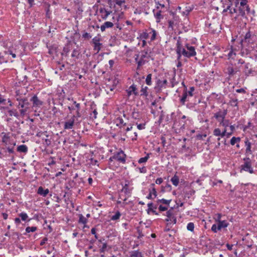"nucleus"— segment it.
Listing matches in <instances>:
<instances>
[{
	"instance_id": "obj_1",
	"label": "nucleus",
	"mask_w": 257,
	"mask_h": 257,
	"mask_svg": "<svg viewBox=\"0 0 257 257\" xmlns=\"http://www.w3.org/2000/svg\"><path fill=\"white\" fill-rule=\"evenodd\" d=\"M10 135V133H2V142L5 146V148H3V149L5 150V152H8L10 155L14 156L16 154L15 152V147L16 145V142L11 139Z\"/></svg>"
},
{
	"instance_id": "obj_2",
	"label": "nucleus",
	"mask_w": 257,
	"mask_h": 257,
	"mask_svg": "<svg viewBox=\"0 0 257 257\" xmlns=\"http://www.w3.org/2000/svg\"><path fill=\"white\" fill-rule=\"evenodd\" d=\"M150 57L148 49L141 51L139 54H135V60L137 64V70L140 69L141 67L149 62L148 60Z\"/></svg>"
},
{
	"instance_id": "obj_3",
	"label": "nucleus",
	"mask_w": 257,
	"mask_h": 257,
	"mask_svg": "<svg viewBox=\"0 0 257 257\" xmlns=\"http://www.w3.org/2000/svg\"><path fill=\"white\" fill-rule=\"evenodd\" d=\"M17 100L18 103L16 104V107L19 109L21 117H23L30 109V103L26 97L18 98Z\"/></svg>"
},
{
	"instance_id": "obj_4",
	"label": "nucleus",
	"mask_w": 257,
	"mask_h": 257,
	"mask_svg": "<svg viewBox=\"0 0 257 257\" xmlns=\"http://www.w3.org/2000/svg\"><path fill=\"white\" fill-rule=\"evenodd\" d=\"M168 24V28L170 31H173L175 26L179 25L180 23V18L176 13L171 12L170 13V17L167 20Z\"/></svg>"
},
{
	"instance_id": "obj_5",
	"label": "nucleus",
	"mask_w": 257,
	"mask_h": 257,
	"mask_svg": "<svg viewBox=\"0 0 257 257\" xmlns=\"http://www.w3.org/2000/svg\"><path fill=\"white\" fill-rule=\"evenodd\" d=\"M182 49L183 50L182 52L184 57L190 58L196 55L195 47L189 43L185 44L184 46L182 44Z\"/></svg>"
},
{
	"instance_id": "obj_6",
	"label": "nucleus",
	"mask_w": 257,
	"mask_h": 257,
	"mask_svg": "<svg viewBox=\"0 0 257 257\" xmlns=\"http://www.w3.org/2000/svg\"><path fill=\"white\" fill-rule=\"evenodd\" d=\"M244 163L241 165V170L245 172H248L250 174L254 173L253 169L251 166V160L248 157H245L243 159Z\"/></svg>"
},
{
	"instance_id": "obj_7",
	"label": "nucleus",
	"mask_w": 257,
	"mask_h": 257,
	"mask_svg": "<svg viewBox=\"0 0 257 257\" xmlns=\"http://www.w3.org/2000/svg\"><path fill=\"white\" fill-rule=\"evenodd\" d=\"M257 41V36L250 31L247 32L244 37V39L240 42L242 44V42L247 43V44H252Z\"/></svg>"
},
{
	"instance_id": "obj_8",
	"label": "nucleus",
	"mask_w": 257,
	"mask_h": 257,
	"mask_svg": "<svg viewBox=\"0 0 257 257\" xmlns=\"http://www.w3.org/2000/svg\"><path fill=\"white\" fill-rule=\"evenodd\" d=\"M166 216L167 218L165 219V221L168 222L167 224V226H169L171 223H176L177 219L174 215V210L172 208L167 211Z\"/></svg>"
},
{
	"instance_id": "obj_9",
	"label": "nucleus",
	"mask_w": 257,
	"mask_h": 257,
	"mask_svg": "<svg viewBox=\"0 0 257 257\" xmlns=\"http://www.w3.org/2000/svg\"><path fill=\"white\" fill-rule=\"evenodd\" d=\"M156 85L155 89L158 91H161L163 89H165L167 87L168 81L165 78H156Z\"/></svg>"
},
{
	"instance_id": "obj_10",
	"label": "nucleus",
	"mask_w": 257,
	"mask_h": 257,
	"mask_svg": "<svg viewBox=\"0 0 257 257\" xmlns=\"http://www.w3.org/2000/svg\"><path fill=\"white\" fill-rule=\"evenodd\" d=\"M132 189L128 188V183H125L123 186L122 189L120 190V192H123L125 194L124 198H122L121 195H119V199H122L124 201H126L127 199L131 197L132 194Z\"/></svg>"
},
{
	"instance_id": "obj_11",
	"label": "nucleus",
	"mask_w": 257,
	"mask_h": 257,
	"mask_svg": "<svg viewBox=\"0 0 257 257\" xmlns=\"http://www.w3.org/2000/svg\"><path fill=\"white\" fill-rule=\"evenodd\" d=\"M112 158L115 159V160H116L119 163L124 164L126 161V155L123 151L120 150L118 152L114 153Z\"/></svg>"
},
{
	"instance_id": "obj_12",
	"label": "nucleus",
	"mask_w": 257,
	"mask_h": 257,
	"mask_svg": "<svg viewBox=\"0 0 257 257\" xmlns=\"http://www.w3.org/2000/svg\"><path fill=\"white\" fill-rule=\"evenodd\" d=\"M183 50L182 49V42L181 37H178L177 43H176V52L177 55V60L180 61V59L182 56H183V53L182 52Z\"/></svg>"
},
{
	"instance_id": "obj_13",
	"label": "nucleus",
	"mask_w": 257,
	"mask_h": 257,
	"mask_svg": "<svg viewBox=\"0 0 257 257\" xmlns=\"http://www.w3.org/2000/svg\"><path fill=\"white\" fill-rule=\"evenodd\" d=\"M6 109L9 116L12 117L15 116L17 118H19L21 117V115L17 109H10L8 107L1 106L0 110Z\"/></svg>"
},
{
	"instance_id": "obj_14",
	"label": "nucleus",
	"mask_w": 257,
	"mask_h": 257,
	"mask_svg": "<svg viewBox=\"0 0 257 257\" xmlns=\"http://www.w3.org/2000/svg\"><path fill=\"white\" fill-rule=\"evenodd\" d=\"M101 39L99 36H95L92 40L93 44V50L98 53L101 49L102 44L100 43Z\"/></svg>"
},
{
	"instance_id": "obj_15",
	"label": "nucleus",
	"mask_w": 257,
	"mask_h": 257,
	"mask_svg": "<svg viewBox=\"0 0 257 257\" xmlns=\"http://www.w3.org/2000/svg\"><path fill=\"white\" fill-rule=\"evenodd\" d=\"M227 113L226 109H224L223 111L219 110L218 112H216L214 114V117L220 122V120H222L225 118V116Z\"/></svg>"
},
{
	"instance_id": "obj_16",
	"label": "nucleus",
	"mask_w": 257,
	"mask_h": 257,
	"mask_svg": "<svg viewBox=\"0 0 257 257\" xmlns=\"http://www.w3.org/2000/svg\"><path fill=\"white\" fill-rule=\"evenodd\" d=\"M74 44H76V42H74ZM73 46V43L70 41H68L67 43L65 45V46L63 48V53H62V55L65 54V56H67L68 54V53L70 52L71 50L72 49Z\"/></svg>"
},
{
	"instance_id": "obj_17",
	"label": "nucleus",
	"mask_w": 257,
	"mask_h": 257,
	"mask_svg": "<svg viewBox=\"0 0 257 257\" xmlns=\"http://www.w3.org/2000/svg\"><path fill=\"white\" fill-rule=\"evenodd\" d=\"M30 101L32 102L34 107H39L43 104V101L39 99L36 95H34L30 99Z\"/></svg>"
},
{
	"instance_id": "obj_18",
	"label": "nucleus",
	"mask_w": 257,
	"mask_h": 257,
	"mask_svg": "<svg viewBox=\"0 0 257 257\" xmlns=\"http://www.w3.org/2000/svg\"><path fill=\"white\" fill-rule=\"evenodd\" d=\"M127 96H130L132 94H134L135 96L139 95V92L137 88V85L135 84H133L129 88L126 90Z\"/></svg>"
},
{
	"instance_id": "obj_19",
	"label": "nucleus",
	"mask_w": 257,
	"mask_h": 257,
	"mask_svg": "<svg viewBox=\"0 0 257 257\" xmlns=\"http://www.w3.org/2000/svg\"><path fill=\"white\" fill-rule=\"evenodd\" d=\"M243 72L246 76H248L250 75H253V73L255 72L251 69V65L249 63H246L245 64Z\"/></svg>"
},
{
	"instance_id": "obj_20",
	"label": "nucleus",
	"mask_w": 257,
	"mask_h": 257,
	"mask_svg": "<svg viewBox=\"0 0 257 257\" xmlns=\"http://www.w3.org/2000/svg\"><path fill=\"white\" fill-rule=\"evenodd\" d=\"M75 115H73L71 119L64 122V128L65 130H70L73 128L75 122Z\"/></svg>"
},
{
	"instance_id": "obj_21",
	"label": "nucleus",
	"mask_w": 257,
	"mask_h": 257,
	"mask_svg": "<svg viewBox=\"0 0 257 257\" xmlns=\"http://www.w3.org/2000/svg\"><path fill=\"white\" fill-rule=\"evenodd\" d=\"M148 208L147 210V212L148 214L152 213L157 215H159V213L156 211V209L157 208V205H154L152 202H150L148 204Z\"/></svg>"
},
{
	"instance_id": "obj_22",
	"label": "nucleus",
	"mask_w": 257,
	"mask_h": 257,
	"mask_svg": "<svg viewBox=\"0 0 257 257\" xmlns=\"http://www.w3.org/2000/svg\"><path fill=\"white\" fill-rule=\"evenodd\" d=\"M153 13L154 14V16L156 19V23H159L161 22V21L164 18V16L162 14V10H158V11H156V10L154 9L153 10Z\"/></svg>"
},
{
	"instance_id": "obj_23",
	"label": "nucleus",
	"mask_w": 257,
	"mask_h": 257,
	"mask_svg": "<svg viewBox=\"0 0 257 257\" xmlns=\"http://www.w3.org/2000/svg\"><path fill=\"white\" fill-rule=\"evenodd\" d=\"M99 12L100 14V17L103 20H106L108 16L112 13L111 11H108L104 8H100Z\"/></svg>"
},
{
	"instance_id": "obj_24",
	"label": "nucleus",
	"mask_w": 257,
	"mask_h": 257,
	"mask_svg": "<svg viewBox=\"0 0 257 257\" xmlns=\"http://www.w3.org/2000/svg\"><path fill=\"white\" fill-rule=\"evenodd\" d=\"M237 16H241L242 18H246V17L245 16V11H246V7H242L241 6L238 5L237 7Z\"/></svg>"
},
{
	"instance_id": "obj_25",
	"label": "nucleus",
	"mask_w": 257,
	"mask_h": 257,
	"mask_svg": "<svg viewBox=\"0 0 257 257\" xmlns=\"http://www.w3.org/2000/svg\"><path fill=\"white\" fill-rule=\"evenodd\" d=\"M244 144H245V146L246 147L245 154H252V151L251 150V143L249 141V140L247 138L245 139Z\"/></svg>"
},
{
	"instance_id": "obj_26",
	"label": "nucleus",
	"mask_w": 257,
	"mask_h": 257,
	"mask_svg": "<svg viewBox=\"0 0 257 257\" xmlns=\"http://www.w3.org/2000/svg\"><path fill=\"white\" fill-rule=\"evenodd\" d=\"M80 49L77 47L73 50L71 57L75 59H78L80 58Z\"/></svg>"
},
{
	"instance_id": "obj_27",
	"label": "nucleus",
	"mask_w": 257,
	"mask_h": 257,
	"mask_svg": "<svg viewBox=\"0 0 257 257\" xmlns=\"http://www.w3.org/2000/svg\"><path fill=\"white\" fill-rule=\"evenodd\" d=\"M49 192V190L48 189H44L42 186L39 187L37 191V193L39 195L42 196L43 197H46L48 195Z\"/></svg>"
},
{
	"instance_id": "obj_28",
	"label": "nucleus",
	"mask_w": 257,
	"mask_h": 257,
	"mask_svg": "<svg viewBox=\"0 0 257 257\" xmlns=\"http://www.w3.org/2000/svg\"><path fill=\"white\" fill-rule=\"evenodd\" d=\"M129 254L130 255L128 257H143V254L139 250L131 251Z\"/></svg>"
},
{
	"instance_id": "obj_29",
	"label": "nucleus",
	"mask_w": 257,
	"mask_h": 257,
	"mask_svg": "<svg viewBox=\"0 0 257 257\" xmlns=\"http://www.w3.org/2000/svg\"><path fill=\"white\" fill-rule=\"evenodd\" d=\"M114 26L113 24L111 22H105L102 25L100 26V30L102 32H104L106 28H111Z\"/></svg>"
},
{
	"instance_id": "obj_30",
	"label": "nucleus",
	"mask_w": 257,
	"mask_h": 257,
	"mask_svg": "<svg viewBox=\"0 0 257 257\" xmlns=\"http://www.w3.org/2000/svg\"><path fill=\"white\" fill-rule=\"evenodd\" d=\"M17 150L18 152L27 153L28 151V148L25 145H21L17 147Z\"/></svg>"
},
{
	"instance_id": "obj_31",
	"label": "nucleus",
	"mask_w": 257,
	"mask_h": 257,
	"mask_svg": "<svg viewBox=\"0 0 257 257\" xmlns=\"http://www.w3.org/2000/svg\"><path fill=\"white\" fill-rule=\"evenodd\" d=\"M115 122L116 126L120 128L126 125V123L124 122L123 119L120 117H118L116 118Z\"/></svg>"
},
{
	"instance_id": "obj_32",
	"label": "nucleus",
	"mask_w": 257,
	"mask_h": 257,
	"mask_svg": "<svg viewBox=\"0 0 257 257\" xmlns=\"http://www.w3.org/2000/svg\"><path fill=\"white\" fill-rule=\"evenodd\" d=\"M229 225L228 222L226 220H222L217 222L218 228L220 230L222 228H226Z\"/></svg>"
},
{
	"instance_id": "obj_33",
	"label": "nucleus",
	"mask_w": 257,
	"mask_h": 257,
	"mask_svg": "<svg viewBox=\"0 0 257 257\" xmlns=\"http://www.w3.org/2000/svg\"><path fill=\"white\" fill-rule=\"evenodd\" d=\"M19 216L22 221L29 222L31 220V219H29V216L26 212H22L19 214Z\"/></svg>"
},
{
	"instance_id": "obj_34",
	"label": "nucleus",
	"mask_w": 257,
	"mask_h": 257,
	"mask_svg": "<svg viewBox=\"0 0 257 257\" xmlns=\"http://www.w3.org/2000/svg\"><path fill=\"white\" fill-rule=\"evenodd\" d=\"M148 87L147 86H144L143 85L142 86V88L141 89V96L147 97L149 95L148 90Z\"/></svg>"
},
{
	"instance_id": "obj_35",
	"label": "nucleus",
	"mask_w": 257,
	"mask_h": 257,
	"mask_svg": "<svg viewBox=\"0 0 257 257\" xmlns=\"http://www.w3.org/2000/svg\"><path fill=\"white\" fill-rule=\"evenodd\" d=\"M247 0H240V2H239V5L242 7H246V11L247 13H250V8L249 6L247 4Z\"/></svg>"
},
{
	"instance_id": "obj_36",
	"label": "nucleus",
	"mask_w": 257,
	"mask_h": 257,
	"mask_svg": "<svg viewBox=\"0 0 257 257\" xmlns=\"http://www.w3.org/2000/svg\"><path fill=\"white\" fill-rule=\"evenodd\" d=\"M189 95L187 94V93H186L184 90L182 96L180 99L181 103L184 105L185 104V103L187 101H189L188 97Z\"/></svg>"
},
{
	"instance_id": "obj_37",
	"label": "nucleus",
	"mask_w": 257,
	"mask_h": 257,
	"mask_svg": "<svg viewBox=\"0 0 257 257\" xmlns=\"http://www.w3.org/2000/svg\"><path fill=\"white\" fill-rule=\"evenodd\" d=\"M195 90V88L193 86L190 87L189 88V90H187V86L184 85V91L187 93V94L189 97H192L193 96V92Z\"/></svg>"
},
{
	"instance_id": "obj_38",
	"label": "nucleus",
	"mask_w": 257,
	"mask_h": 257,
	"mask_svg": "<svg viewBox=\"0 0 257 257\" xmlns=\"http://www.w3.org/2000/svg\"><path fill=\"white\" fill-rule=\"evenodd\" d=\"M149 193H151V194L154 196V198H156L157 197V192L155 188V184L152 183L151 184V189H149Z\"/></svg>"
},
{
	"instance_id": "obj_39",
	"label": "nucleus",
	"mask_w": 257,
	"mask_h": 257,
	"mask_svg": "<svg viewBox=\"0 0 257 257\" xmlns=\"http://www.w3.org/2000/svg\"><path fill=\"white\" fill-rule=\"evenodd\" d=\"M236 71L234 70L232 66H228L226 69V73L229 76H232L236 73Z\"/></svg>"
},
{
	"instance_id": "obj_40",
	"label": "nucleus",
	"mask_w": 257,
	"mask_h": 257,
	"mask_svg": "<svg viewBox=\"0 0 257 257\" xmlns=\"http://www.w3.org/2000/svg\"><path fill=\"white\" fill-rule=\"evenodd\" d=\"M37 229L38 228L36 226H28L26 228V233H25L24 234L26 235L27 233L34 232L36 231L37 230Z\"/></svg>"
},
{
	"instance_id": "obj_41",
	"label": "nucleus",
	"mask_w": 257,
	"mask_h": 257,
	"mask_svg": "<svg viewBox=\"0 0 257 257\" xmlns=\"http://www.w3.org/2000/svg\"><path fill=\"white\" fill-rule=\"evenodd\" d=\"M236 49H234L232 46H231L230 50L228 54V58L233 59L234 57L236 56Z\"/></svg>"
},
{
	"instance_id": "obj_42",
	"label": "nucleus",
	"mask_w": 257,
	"mask_h": 257,
	"mask_svg": "<svg viewBox=\"0 0 257 257\" xmlns=\"http://www.w3.org/2000/svg\"><path fill=\"white\" fill-rule=\"evenodd\" d=\"M171 181L175 186H177L179 183V177L175 175L171 179Z\"/></svg>"
},
{
	"instance_id": "obj_43",
	"label": "nucleus",
	"mask_w": 257,
	"mask_h": 257,
	"mask_svg": "<svg viewBox=\"0 0 257 257\" xmlns=\"http://www.w3.org/2000/svg\"><path fill=\"white\" fill-rule=\"evenodd\" d=\"M171 201H172V199L167 200V199L163 198L161 199H158L157 201V202L158 204L161 203L167 205L168 206H169Z\"/></svg>"
},
{
	"instance_id": "obj_44",
	"label": "nucleus",
	"mask_w": 257,
	"mask_h": 257,
	"mask_svg": "<svg viewBox=\"0 0 257 257\" xmlns=\"http://www.w3.org/2000/svg\"><path fill=\"white\" fill-rule=\"evenodd\" d=\"M88 220L82 214H79L78 222L83 224H86Z\"/></svg>"
},
{
	"instance_id": "obj_45",
	"label": "nucleus",
	"mask_w": 257,
	"mask_h": 257,
	"mask_svg": "<svg viewBox=\"0 0 257 257\" xmlns=\"http://www.w3.org/2000/svg\"><path fill=\"white\" fill-rule=\"evenodd\" d=\"M121 216V213L119 211H117L115 212V214L112 215L110 219L113 221H115L119 219L120 217Z\"/></svg>"
},
{
	"instance_id": "obj_46",
	"label": "nucleus",
	"mask_w": 257,
	"mask_h": 257,
	"mask_svg": "<svg viewBox=\"0 0 257 257\" xmlns=\"http://www.w3.org/2000/svg\"><path fill=\"white\" fill-rule=\"evenodd\" d=\"M36 136L37 137L42 138H43L44 136H45L46 138H48L49 136V135L48 134V132L47 131H44V132L40 131L37 133V134H36Z\"/></svg>"
},
{
	"instance_id": "obj_47",
	"label": "nucleus",
	"mask_w": 257,
	"mask_h": 257,
	"mask_svg": "<svg viewBox=\"0 0 257 257\" xmlns=\"http://www.w3.org/2000/svg\"><path fill=\"white\" fill-rule=\"evenodd\" d=\"M254 127V126L253 125V124L250 121H249L247 123V125H244L243 126V131H245L247 129H249L250 130H253Z\"/></svg>"
},
{
	"instance_id": "obj_48",
	"label": "nucleus",
	"mask_w": 257,
	"mask_h": 257,
	"mask_svg": "<svg viewBox=\"0 0 257 257\" xmlns=\"http://www.w3.org/2000/svg\"><path fill=\"white\" fill-rule=\"evenodd\" d=\"M240 141V138L239 137H233L230 141V144L232 146L235 145V143H239Z\"/></svg>"
},
{
	"instance_id": "obj_49",
	"label": "nucleus",
	"mask_w": 257,
	"mask_h": 257,
	"mask_svg": "<svg viewBox=\"0 0 257 257\" xmlns=\"http://www.w3.org/2000/svg\"><path fill=\"white\" fill-rule=\"evenodd\" d=\"M220 125L224 127L225 128H226L227 126H228L229 124V121L228 119H225V118L222 120H220L219 122Z\"/></svg>"
},
{
	"instance_id": "obj_50",
	"label": "nucleus",
	"mask_w": 257,
	"mask_h": 257,
	"mask_svg": "<svg viewBox=\"0 0 257 257\" xmlns=\"http://www.w3.org/2000/svg\"><path fill=\"white\" fill-rule=\"evenodd\" d=\"M98 246L100 247V249H99L100 252L104 253L106 250V248L107 247V244L105 242L103 243L102 245L101 246L99 245H98Z\"/></svg>"
},
{
	"instance_id": "obj_51",
	"label": "nucleus",
	"mask_w": 257,
	"mask_h": 257,
	"mask_svg": "<svg viewBox=\"0 0 257 257\" xmlns=\"http://www.w3.org/2000/svg\"><path fill=\"white\" fill-rule=\"evenodd\" d=\"M229 104L231 106H238V100L236 98H231L229 102Z\"/></svg>"
},
{
	"instance_id": "obj_52",
	"label": "nucleus",
	"mask_w": 257,
	"mask_h": 257,
	"mask_svg": "<svg viewBox=\"0 0 257 257\" xmlns=\"http://www.w3.org/2000/svg\"><path fill=\"white\" fill-rule=\"evenodd\" d=\"M152 74H149L147 76L146 78V83L148 85L150 86L152 84Z\"/></svg>"
},
{
	"instance_id": "obj_53",
	"label": "nucleus",
	"mask_w": 257,
	"mask_h": 257,
	"mask_svg": "<svg viewBox=\"0 0 257 257\" xmlns=\"http://www.w3.org/2000/svg\"><path fill=\"white\" fill-rule=\"evenodd\" d=\"M42 140L44 141L43 144L46 147L49 146L51 144V141L50 139H47V138H44L43 137L42 138Z\"/></svg>"
},
{
	"instance_id": "obj_54",
	"label": "nucleus",
	"mask_w": 257,
	"mask_h": 257,
	"mask_svg": "<svg viewBox=\"0 0 257 257\" xmlns=\"http://www.w3.org/2000/svg\"><path fill=\"white\" fill-rule=\"evenodd\" d=\"M149 158V154H148L145 157L141 158L139 160L138 163H140V164L146 163L148 161Z\"/></svg>"
},
{
	"instance_id": "obj_55",
	"label": "nucleus",
	"mask_w": 257,
	"mask_h": 257,
	"mask_svg": "<svg viewBox=\"0 0 257 257\" xmlns=\"http://www.w3.org/2000/svg\"><path fill=\"white\" fill-rule=\"evenodd\" d=\"M172 189V186L171 185L169 184H167L165 186L162 187V191L165 192V191H170Z\"/></svg>"
},
{
	"instance_id": "obj_56",
	"label": "nucleus",
	"mask_w": 257,
	"mask_h": 257,
	"mask_svg": "<svg viewBox=\"0 0 257 257\" xmlns=\"http://www.w3.org/2000/svg\"><path fill=\"white\" fill-rule=\"evenodd\" d=\"M151 31L150 33V34H152V36L151 37V40L154 41L156 38L157 32H156V30H155L154 29H151Z\"/></svg>"
},
{
	"instance_id": "obj_57",
	"label": "nucleus",
	"mask_w": 257,
	"mask_h": 257,
	"mask_svg": "<svg viewBox=\"0 0 257 257\" xmlns=\"http://www.w3.org/2000/svg\"><path fill=\"white\" fill-rule=\"evenodd\" d=\"M213 135L216 137H221V131L219 128H216L213 132Z\"/></svg>"
},
{
	"instance_id": "obj_58",
	"label": "nucleus",
	"mask_w": 257,
	"mask_h": 257,
	"mask_svg": "<svg viewBox=\"0 0 257 257\" xmlns=\"http://www.w3.org/2000/svg\"><path fill=\"white\" fill-rule=\"evenodd\" d=\"M187 228L188 230L193 231L194 228V224L193 222H189L188 223Z\"/></svg>"
},
{
	"instance_id": "obj_59",
	"label": "nucleus",
	"mask_w": 257,
	"mask_h": 257,
	"mask_svg": "<svg viewBox=\"0 0 257 257\" xmlns=\"http://www.w3.org/2000/svg\"><path fill=\"white\" fill-rule=\"evenodd\" d=\"M230 3V5L232 6L233 5H235V7H237L239 5V0H228Z\"/></svg>"
},
{
	"instance_id": "obj_60",
	"label": "nucleus",
	"mask_w": 257,
	"mask_h": 257,
	"mask_svg": "<svg viewBox=\"0 0 257 257\" xmlns=\"http://www.w3.org/2000/svg\"><path fill=\"white\" fill-rule=\"evenodd\" d=\"M218 226L217 224H214L212 225L211 230L213 232L216 233L218 231L220 230L219 228H218Z\"/></svg>"
},
{
	"instance_id": "obj_61",
	"label": "nucleus",
	"mask_w": 257,
	"mask_h": 257,
	"mask_svg": "<svg viewBox=\"0 0 257 257\" xmlns=\"http://www.w3.org/2000/svg\"><path fill=\"white\" fill-rule=\"evenodd\" d=\"M221 217H222L221 214H220V213L216 214L215 215V217H214L215 221L218 222L222 221L221 220Z\"/></svg>"
},
{
	"instance_id": "obj_62",
	"label": "nucleus",
	"mask_w": 257,
	"mask_h": 257,
	"mask_svg": "<svg viewBox=\"0 0 257 257\" xmlns=\"http://www.w3.org/2000/svg\"><path fill=\"white\" fill-rule=\"evenodd\" d=\"M82 38L85 39H89L91 38V36L90 35V34L87 32H84L83 34H82Z\"/></svg>"
},
{
	"instance_id": "obj_63",
	"label": "nucleus",
	"mask_w": 257,
	"mask_h": 257,
	"mask_svg": "<svg viewBox=\"0 0 257 257\" xmlns=\"http://www.w3.org/2000/svg\"><path fill=\"white\" fill-rule=\"evenodd\" d=\"M158 209L160 212L166 211L168 209V206H163L162 205H160L158 207Z\"/></svg>"
},
{
	"instance_id": "obj_64",
	"label": "nucleus",
	"mask_w": 257,
	"mask_h": 257,
	"mask_svg": "<svg viewBox=\"0 0 257 257\" xmlns=\"http://www.w3.org/2000/svg\"><path fill=\"white\" fill-rule=\"evenodd\" d=\"M6 54L8 55H11L13 57V58H15L16 57V54L15 52H13L12 50H8L6 52Z\"/></svg>"
}]
</instances>
